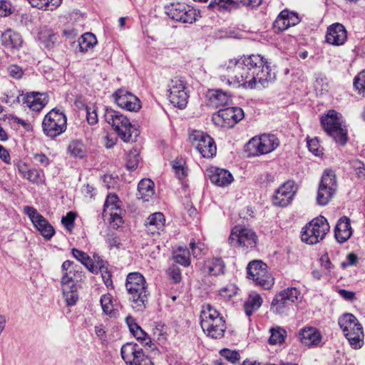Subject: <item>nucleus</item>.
Here are the masks:
<instances>
[{"mask_svg": "<svg viewBox=\"0 0 365 365\" xmlns=\"http://www.w3.org/2000/svg\"><path fill=\"white\" fill-rule=\"evenodd\" d=\"M223 69L227 74L220 76L221 81L235 88L261 89L268 87L275 79V73L261 55L252 54L230 59Z\"/></svg>", "mask_w": 365, "mask_h": 365, "instance_id": "f257e3e1", "label": "nucleus"}, {"mask_svg": "<svg viewBox=\"0 0 365 365\" xmlns=\"http://www.w3.org/2000/svg\"><path fill=\"white\" fill-rule=\"evenodd\" d=\"M125 288L133 308L137 312H143L148 302L149 292L146 280L139 272H130L127 275Z\"/></svg>", "mask_w": 365, "mask_h": 365, "instance_id": "f03ea898", "label": "nucleus"}, {"mask_svg": "<svg viewBox=\"0 0 365 365\" xmlns=\"http://www.w3.org/2000/svg\"><path fill=\"white\" fill-rule=\"evenodd\" d=\"M104 110L105 120L112 126L118 137L124 142L135 141L139 131L127 116L112 108H105Z\"/></svg>", "mask_w": 365, "mask_h": 365, "instance_id": "7ed1b4c3", "label": "nucleus"}, {"mask_svg": "<svg viewBox=\"0 0 365 365\" xmlns=\"http://www.w3.org/2000/svg\"><path fill=\"white\" fill-rule=\"evenodd\" d=\"M338 324L350 346L358 349L364 345V331L356 317L350 313L344 314L338 319Z\"/></svg>", "mask_w": 365, "mask_h": 365, "instance_id": "20e7f679", "label": "nucleus"}, {"mask_svg": "<svg viewBox=\"0 0 365 365\" xmlns=\"http://www.w3.org/2000/svg\"><path fill=\"white\" fill-rule=\"evenodd\" d=\"M321 123L327 135L337 144L341 146L346 145L348 140V131L346 126L342 125L336 111L329 110L325 116L321 118Z\"/></svg>", "mask_w": 365, "mask_h": 365, "instance_id": "39448f33", "label": "nucleus"}, {"mask_svg": "<svg viewBox=\"0 0 365 365\" xmlns=\"http://www.w3.org/2000/svg\"><path fill=\"white\" fill-rule=\"evenodd\" d=\"M43 133L51 138H54L63 133L67 128V118L58 108H53L43 118L42 122Z\"/></svg>", "mask_w": 365, "mask_h": 365, "instance_id": "423d86ee", "label": "nucleus"}, {"mask_svg": "<svg viewBox=\"0 0 365 365\" xmlns=\"http://www.w3.org/2000/svg\"><path fill=\"white\" fill-rule=\"evenodd\" d=\"M329 228L327 220L324 217H316L303 228L302 240L309 245L317 244L324 238Z\"/></svg>", "mask_w": 365, "mask_h": 365, "instance_id": "0eeeda50", "label": "nucleus"}, {"mask_svg": "<svg viewBox=\"0 0 365 365\" xmlns=\"http://www.w3.org/2000/svg\"><path fill=\"white\" fill-rule=\"evenodd\" d=\"M247 277L256 286L269 289L274 284V279L267 270V265L261 260L250 262L247 267Z\"/></svg>", "mask_w": 365, "mask_h": 365, "instance_id": "6e6552de", "label": "nucleus"}, {"mask_svg": "<svg viewBox=\"0 0 365 365\" xmlns=\"http://www.w3.org/2000/svg\"><path fill=\"white\" fill-rule=\"evenodd\" d=\"M337 181L335 172L330 169L324 171L318 187L317 202L324 206L327 205L336 194Z\"/></svg>", "mask_w": 365, "mask_h": 365, "instance_id": "1a4fd4ad", "label": "nucleus"}, {"mask_svg": "<svg viewBox=\"0 0 365 365\" xmlns=\"http://www.w3.org/2000/svg\"><path fill=\"white\" fill-rule=\"evenodd\" d=\"M168 98L170 102L180 109L187 106L189 94L187 83L183 78L175 76L172 78L168 84Z\"/></svg>", "mask_w": 365, "mask_h": 365, "instance_id": "9d476101", "label": "nucleus"}, {"mask_svg": "<svg viewBox=\"0 0 365 365\" xmlns=\"http://www.w3.org/2000/svg\"><path fill=\"white\" fill-rule=\"evenodd\" d=\"M189 139L202 157L210 159L216 155L215 142L208 134L200 130H194L190 135Z\"/></svg>", "mask_w": 365, "mask_h": 365, "instance_id": "9b49d317", "label": "nucleus"}, {"mask_svg": "<svg viewBox=\"0 0 365 365\" xmlns=\"http://www.w3.org/2000/svg\"><path fill=\"white\" fill-rule=\"evenodd\" d=\"M257 242V236L252 229L240 226H235L228 238V242L232 247L254 248Z\"/></svg>", "mask_w": 365, "mask_h": 365, "instance_id": "f8f14e48", "label": "nucleus"}, {"mask_svg": "<svg viewBox=\"0 0 365 365\" xmlns=\"http://www.w3.org/2000/svg\"><path fill=\"white\" fill-rule=\"evenodd\" d=\"M300 292L295 287H288L277 293L271 303L274 313L282 314L287 307L299 300Z\"/></svg>", "mask_w": 365, "mask_h": 365, "instance_id": "ddd939ff", "label": "nucleus"}, {"mask_svg": "<svg viewBox=\"0 0 365 365\" xmlns=\"http://www.w3.org/2000/svg\"><path fill=\"white\" fill-rule=\"evenodd\" d=\"M279 145V139L273 134H263L259 138H253L247 143L249 150H254V155L271 153Z\"/></svg>", "mask_w": 365, "mask_h": 365, "instance_id": "4468645a", "label": "nucleus"}, {"mask_svg": "<svg viewBox=\"0 0 365 365\" xmlns=\"http://www.w3.org/2000/svg\"><path fill=\"white\" fill-rule=\"evenodd\" d=\"M245 116L243 110L240 107H228L220 109L212 116V120L222 127H233Z\"/></svg>", "mask_w": 365, "mask_h": 365, "instance_id": "2eb2a0df", "label": "nucleus"}, {"mask_svg": "<svg viewBox=\"0 0 365 365\" xmlns=\"http://www.w3.org/2000/svg\"><path fill=\"white\" fill-rule=\"evenodd\" d=\"M24 212L45 240H49L55 234L53 227L33 207L25 206Z\"/></svg>", "mask_w": 365, "mask_h": 365, "instance_id": "dca6fc26", "label": "nucleus"}, {"mask_svg": "<svg viewBox=\"0 0 365 365\" xmlns=\"http://www.w3.org/2000/svg\"><path fill=\"white\" fill-rule=\"evenodd\" d=\"M168 16L177 21L184 24H192L197 19V11L183 4H173L166 11Z\"/></svg>", "mask_w": 365, "mask_h": 365, "instance_id": "f3484780", "label": "nucleus"}, {"mask_svg": "<svg viewBox=\"0 0 365 365\" xmlns=\"http://www.w3.org/2000/svg\"><path fill=\"white\" fill-rule=\"evenodd\" d=\"M113 96L119 107L128 111L136 112L141 108L140 100L125 89H118Z\"/></svg>", "mask_w": 365, "mask_h": 365, "instance_id": "a211bd4d", "label": "nucleus"}, {"mask_svg": "<svg viewBox=\"0 0 365 365\" xmlns=\"http://www.w3.org/2000/svg\"><path fill=\"white\" fill-rule=\"evenodd\" d=\"M294 181H287L282 185L275 192L272 197V202L274 205L279 207H285L288 205L295 194Z\"/></svg>", "mask_w": 365, "mask_h": 365, "instance_id": "6ab92c4d", "label": "nucleus"}, {"mask_svg": "<svg viewBox=\"0 0 365 365\" xmlns=\"http://www.w3.org/2000/svg\"><path fill=\"white\" fill-rule=\"evenodd\" d=\"M120 354L127 365H137L145 356L141 346L132 342L123 345Z\"/></svg>", "mask_w": 365, "mask_h": 365, "instance_id": "aec40b11", "label": "nucleus"}, {"mask_svg": "<svg viewBox=\"0 0 365 365\" xmlns=\"http://www.w3.org/2000/svg\"><path fill=\"white\" fill-rule=\"evenodd\" d=\"M300 21L298 14L288 9L282 10L273 24L275 31L281 32L291 26H296Z\"/></svg>", "mask_w": 365, "mask_h": 365, "instance_id": "412c9836", "label": "nucleus"}, {"mask_svg": "<svg viewBox=\"0 0 365 365\" xmlns=\"http://www.w3.org/2000/svg\"><path fill=\"white\" fill-rule=\"evenodd\" d=\"M21 102L30 110L39 112L48 103V96L44 93L31 92L21 96Z\"/></svg>", "mask_w": 365, "mask_h": 365, "instance_id": "4be33fe9", "label": "nucleus"}, {"mask_svg": "<svg viewBox=\"0 0 365 365\" xmlns=\"http://www.w3.org/2000/svg\"><path fill=\"white\" fill-rule=\"evenodd\" d=\"M347 40V31L341 24L335 23L327 29L326 41L333 46H341Z\"/></svg>", "mask_w": 365, "mask_h": 365, "instance_id": "5701e85b", "label": "nucleus"}, {"mask_svg": "<svg viewBox=\"0 0 365 365\" xmlns=\"http://www.w3.org/2000/svg\"><path fill=\"white\" fill-rule=\"evenodd\" d=\"M201 271L207 276H221L225 274L226 272V264L222 257H215L208 258L204 261Z\"/></svg>", "mask_w": 365, "mask_h": 365, "instance_id": "b1692460", "label": "nucleus"}, {"mask_svg": "<svg viewBox=\"0 0 365 365\" xmlns=\"http://www.w3.org/2000/svg\"><path fill=\"white\" fill-rule=\"evenodd\" d=\"M1 41L5 48L11 51H19L24 43L21 34L12 29H7L1 34Z\"/></svg>", "mask_w": 365, "mask_h": 365, "instance_id": "393cba45", "label": "nucleus"}, {"mask_svg": "<svg viewBox=\"0 0 365 365\" xmlns=\"http://www.w3.org/2000/svg\"><path fill=\"white\" fill-rule=\"evenodd\" d=\"M350 220L346 216L339 219L334 228V237L341 244L346 242L352 235Z\"/></svg>", "mask_w": 365, "mask_h": 365, "instance_id": "a878e982", "label": "nucleus"}, {"mask_svg": "<svg viewBox=\"0 0 365 365\" xmlns=\"http://www.w3.org/2000/svg\"><path fill=\"white\" fill-rule=\"evenodd\" d=\"M299 338L302 344L307 346H317L322 340L320 331L313 327H305L299 330Z\"/></svg>", "mask_w": 365, "mask_h": 365, "instance_id": "bb28decb", "label": "nucleus"}, {"mask_svg": "<svg viewBox=\"0 0 365 365\" xmlns=\"http://www.w3.org/2000/svg\"><path fill=\"white\" fill-rule=\"evenodd\" d=\"M165 225V218L162 212L150 215L145 222L147 231L152 235H159L164 230Z\"/></svg>", "mask_w": 365, "mask_h": 365, "instance_id": "cd10ccee", "label": "nucleus"}, {"mask_svg": "<svg viewBox=\"0 0 365 365\" xmlns=\"http://www.w3.org/2000/svg\"><path fill=\"white\" fill-rule=\"evenodd\" d=\"M210 179L212 183L220 187L227 186L234 180L232 175L228 170L217 168L210 170Z\"/></svg>", "mask_w": 365, "mask_h": 365, "instance_id": "c85d7f7f", "label": "nucleus"}, {"mask_svg": "<svg viewBox=\"0 0 365 365\" xmlns=\"http://www.w3.org/2000/svg\"><path fill=\"white\" fill-rule=\"evenodd\" d=\"M223 317L220 312L211 304H207L202 306L200 314V325L202 328H209L212 326L211 324L216 319H221Z\"/></svg>", "mask_w": 365, "mask_h": 365, "instance_id": "c756f323", "label": "nucleus"}, {"mask_svg": "<svg viewBox=\"0 0 365 365\" xmlns=\"http://www.w3.org/2000/svg\"><path fill=\"white\" fill-rule=\"evenodd\" d=\"M154 182L148 178L141 180L138 185V198L148 202L154 195Z\"/></svg>", "mask_w": 365, "mask_h": 365, "instance_id": "7c9ffc66", "label": "nucleus"}, {"mask_svg": "<svg viewBox=\"0 0 365 365\" xmlns=\"http://www.w3.org/2000/svg\"><path fill=\"white\" fill-rule=\"evenodd\" d=\"M212 324V326H210L211 327L202 328L203 331L207 336L212 339H217L223 337L227 329L224 317L221 319H216Z\"/></svg>", "mask_w": 365, "mask_h": 365, "instance_id": "2f4dec72", "label": "nucleus"}, {"mask_svg": "<svg viewBox=\"0 0 365 365\" xmlns=\"http://www.w3.org/2000/svg\"><path fill=\"white\" fill-rule=\"evenodd\" d=\"M263 299L261 295L255 292H251L244 303V310L247 316L250 317L262 306Z\"/></svg>", "mask_w": 365, "mask_h": 365, "instance_id": "473e14b6", "label": "nucleus"}, {"mask_svg": "<svg viewBox=\"0 0 365 365\" xmlns=\"http://www.w3.org/2000/svg\"><path fill=\"white\" fill-rule=\"evenodd\" d=\"M210 104L215 107L224 106L228 104L230 97L227 93L221 89H215L209 91L208 93Z\"/></svg>", "mask_w": 365, "mask_h": 365, "instance_id": "72a5a7b5", "label": "nucleus"}, {"mask_svg": "<svg viewBox=\"0 0 365 365\" xmlns=\"http://www.w3.org/2000/svg\"><path fill=\"white\" fill-rule=\"evenodd\" d=\"M100 303L103 312L110 317H116L118 314L117 304L114 303L113 297L110 293L101 297Z\"/></svg>", "mask_w": 365, "mask_h": 365, "instance_id": "f704fd0d", "label": "nucleus"}, {"mask_svg": "<svg viewBox=\"0 0 365 365\" xmlns=\"http://www.w3.org/2000/svg\"><path fill=\"white\" fill-rule=\"evenodd\" d=\"M31 6L38 9L53 11L62 3V0H27Z\"/></svg>", "mask_w": 365, "mask_h": 365, "instance_id": "c9c22d12", "label": "nucleus"}, {"mask_svg": "<svg viewBox=\"0 0 365 365\" xmlns=\"http://www.w3.org/2000/svg\"><path fill=\"white\" fill-rule=\"evenodd\" d=\"M97 43V39L92 33H86L83 34L78 40L80 51L86 52L90 48H93Z\"/></svg>", "mask_w": 365, "mask_h": 365, "instance_id": "e433bc0d", "label": "nucleus"}, {"mask_svg": "<svg viewBox=\"0 0 365 365\" xmlns=\"http://www.w3.org/2000/svg\"><path fill=\"white\" fill-rule=\"evenodd\" d=\"M71 253L73 257H75L78 261L81 262V263L83 264L90 272H94L95 267L93 259L86 252L78 249L73 248Z\"/></svg>", "mask_w": 365, "mask_h": 365, "instance_id": "4c0bfd02", "label": "nucleus"}, {"mask_svg": "<svg viewBox=\"0 0 365 365\" xmlns=\"http://www.w3.org/2000/svg\"><path fill=\"white\" fill-rule=\"evenodd\" d=\"M190 255L188 249L179 247L173 253V259L177 264L188 267L190 264Z\"/></svg>", "mask_w": 365, "mask_h": 365, "instance_id": "58836bf2", "label": "nucleus"}, {"mask_svg": "<svg viewBox=\"0 0 365 365\" xmlns=\"http://www.w3.org/2000/svg\"><path fill=\"white\" fill-rule=\"evenodd\" d=\"M271 336L269 339V343L272 345L282 344L284 342L287 337V331L279 327L270 329Z\"/></svg>", "mask_w": 365, "mask_h": 365, "instance_id": "ea45409f", "label": "nucleus"}, {"mask_svg": "<svg viewBox=\"0 0 365 365\" xmlns=\"http://www.w3.org/2000/svg\"><path fill=\"white\" fill-rule=\"evenodd\" d=\"M118 197L115 194H109L104 203L103 216H106L107 212L110 211H119Z\"/></svg>", "mask_w": 365, "mask_h": 365, "instance_id": "a19ab883", "label": "nucleus"}, {"mask_svg": "<svg viewBox=\"0 0 365 365\" xmlns=\"http://www.w3.org/2000/svg\"><path fill=\"white\" fill-rule=\"evenodd\" d=\"M217 6L220 11H232L238 8V4L233 0H212L209 6Z\"/></svg>", "mask_w": 365, "mask_h": 365, "instance_id": "79ce46f5", "label": "nucleus"}, {"mask_svg": "<svg viewBox=\"0 0 365 365\" xmlns=\"http://www.w3.org/2000/svg\"><path fill=\"white\" fill-rule=\"evenodd\" d=\"M62 291L67 305L73 306L76 304L78 299L76 285L73 287H66Z\"/></svg>", "mask_w": 365, "mask_h": 365, "instance_id": "37998d69", "label": "nucleus"}, {"mask_svg": "<svg viewBox=\"0 0 365 365\" xmlns=\"http://www.w3.org/2000/svg\"><path fill=\"white\" fill-rule=\"evenodd\" d=\"M140 161L139 153L136 149H133L129 151L126 158L125 166L128 170H135Z\"/></svg>", "mask_w": 365, "mask_h": 365, "instance_id": "c03bdc74", "label": "nucleus"}, {"mask_svg": "<svg viewBox=\"0 0 365 365\" xmlns=\"http://www.w3.org/2000/svg\"><path fill=\"white\" fill-rule=\"evenodd\" d=\"M68 150L75 158H83L85 155L83 144L78 140H73L68 146Z\"/></svg>", "mask_w": 365, "mask_h": 365, "instance_id": "a18cd8bd", "label": "nucleus"}, {"mask_svg": "<svg viewBox=\"0 0 365 365\" xmlns=\"http://www.w3.org/2000/svg\"><path fill=\"white\" fill-rule=\"evenodd\" d=\"M25 179L32 183L40 184L44 181V173L40 169L31 168Z\"/></svg>", "mask_w": 365, "mask_h": 365, "instance_id": "49530a36", "label": "nucleus"}, {"mask_svg": "<svg viewBox=\"0 0 365 365\" xmlns=\"http://www.w3.org/2000/svg\"><path fill=\"white\" fill-rule=\"evenodd\" d=\"M171 163L176 177L180 180L183 179L187 175L184 166L185 164L184 160L182 158H176Z\"/></svg>", "mask_w": 365, "mask_h": 365, "instance_id": "de8ad7c7", "label": "nucleus"}, {"mask_svg": "<svg viewBox=\"0 0 365 365\" xmlns=\"http://www.w3.org/2000/svg\"><path fill=\"white\" fill-rule=\"evenodd\" d=\"M38 39L43 46L47 49H51L54 46L56 37L54 34L51 32H41Z\"/></svg>", "mask_w": 365, "mask_h": 365, "instance_id": "09e8293b", "label": "nucleus"}, {"mask_svg": "<svg viewBox=\"0 0 365 365\" xmlns=\"http://www.w3.org/2000/svg\"><path fill=\"white\" fill-rule=\"evenodd\" d=\"M237 290L235 284L230 283L219 290V295L225 299H230L237 294Z\"/></svg>", "mask_w": 365, "mask_h": 365, "instance_id": "8fccbe9b", "label": "nucleus"}, {"mask_svg": "<svg viewBox=\"0 0 365 365\" xmlns=\"http://www.w3.org/2000/svg\"><path fill=\"white\" fill-rule=\"evenodd\" d=\"M355 176L360 180H365V165L359 160H354L351 163Z\"/></svg>", "mask_w": 365, "mask_h": 365, "instance_id": "3c124183", "label": "nucleus"}, {"mask_svg": "<svg viewBox=\"0 0 365 365\" xmlns=\"http://www.w3.org/2000/svg\"><path fill=\"white\" fill-rule=\"evenodd\" d=\"M153 335L156 337L159 341H163L166 339L167 336V327L161 323L156 322L155 327L153 329Z\"/></svg>", "mask_w": 365, "mask_h": 365, "instance_id": "603ef678", "label": "nucleus"}, {"mask_svg": "<svg viewBox=\"0 0 365 365\" xmlns=\"http://www.w3.org/2000/svg\"><path fill=\"white\" fill-rule=\"evenodd\" d=\"M354 87L359 94L365 96V71L360 72L354 78Z\"/></svg>", "mask_w": 365, "mask_h": 365, "instance_id": "864d4df0", "label": "nucleus"}, {"mask_svg": "<svg viewBox=\"0 0 365 365\" xmlns=\"http://www.w3.org/2000/svg\"><path fill=\"white\" fill-rule=\"evenodd\" d=\"M220 354L225 359L232 364L237 362L240 359L238 351L230 350L229 349H223L220 350Z\"/></svg>", "mask_w": 365, "mask_h": 365, "instance_id": "5fc2aeb1", "label": "nucleus"}, {"mask_svg": "<svg viewBox=\"0 0 365 365\" xmlns=\"http://www.w3.org/2000/svg\"><path fill=\"white\" fill-rule=\"evenodd\" d=\"M315 89L321 94L326 93L329 91V83L326 77H319L317 78L314 83Z\"/></svg>", "mask_w": 365, "mask_h": 365, "instance_id": "6e6d98bb", "label": "nucleus"}, {"mask_svg": "<svg viewBox=\"0 0 365 365\" xmlns=\"http://www.w3.org/2000/svg\"><path fill=\"white\" fill-rule=\"evenodd\" d=\"M106 242L110 250L113 248L119 249L121 245L120 237L114 233L108 234Z\"/></svg>", "mask_w": 365, "mask_h": 365, "instance_id": "4d7b16f0", "label": "nucleus"}, {"mask_svg": "<svg viewBox=\"0 0 365 365\" xmlns=\"http://www.w3.org/2000/svg\"><path fill=\"white\" fill-rule=\"evenodd\" d=\"M167 273L174 283L176 284L181 281V271L176 265L170 266L168 269Z\"/></svg>", "mask_w": 365, "mask_h": 365, "instance_id": "13d9d810", "label": "nucleus"}, {"mask_svg": "<svg viewBox=\"0 0 365 365\" xmlns=\"http://www.w3.org/2000/svg\"><path fill=\"white\" fill-rule=\"evenodd\" d=\"M107 215H110V225L113 228H118L123 224V219L120 216V213L117 211H110L107 212Z\"/></svg>", "mask_w": 365, "mask_h": 365, "instance_id": "bf43d9fd", "label": "nucleus"}, {"mask_svg": "<svg viewBox=\"0 0 365 365\" xmlns=\"http://www.w3.org/2000/svg\"><path fill=\"white\" fill-rule=\"evenodd\" d=\"M204 245L200 241L195 242V240H192L190 242V248L191 253L195 257H200L202 254Z\"/></svg>", "mask_w": 365, "mask_h": 365, "instance_id": "052dcab7", "label": "nucleus"}, {"mask_svg": "<svg viewBox=\"0 0 365 365\" xmlns=\"http://www.w3.org/2000/svg\"><path fill=\"white\" fill-rule=\"evenodd\" d=\"M76 216L73 212H68L66 216L61 218V223L68 230H71L73 227Z\"/></svg>", "mask_w": 365, "mask_h": 365, "instance_id": "680f3d73", "label": "nucleus"}, {"mask_svg": "<svg viewBox=\"0 0 365 365\" xmlns=\"http://www.w3.org/2000/svg\"><path fill=\"white\" fill-rule=\"evenodd\" d=\"M307 148L314 155L319 156L322 154L319 143L317 138L307 140Z\"/></svg>", "mask_w": 365, "mask_h": 365, "instance_id": "e2e57ef3", "label": "nucleus"}, {"mask_svg": "<svg viewBox=\"0 0 365 365\" xmlns=\"http://www.w3.org/2000/svg\"><path fill=\"white\" fill-rule=\"evenodd\" d=\"M319 261H320L322 267L327 271V274H331V273L332 272V271L334 268V266L331 262V261L328 257V255L327 254L323 255L320 257Z\"/></svg>", "mask_w": 365, "mask_h": 365, "instance_id": "0e129e2a", "label": "nucleus"}, {"mask_svg": "<svg viewBox=\"0 0 365 365\" xmlns=\"http://www.w3.org/2000/svg\"><path fill=\"white\" fill-rule=\"evenodd\" d=\"M86 118L90 125H95L98 123V115L96 110L93 107H86Z\"/></svg>", "mask_w": 365, "mask_h": 365, "instance_id": "69168bd1", "label": "nucleus"}, {"mask_svg": "<svg viewBox=\"0 0 365 365\" xmlns=\"http://www.w3.org/2000/svg\"><path fill=\"white\" fill-rule=\"evenodd\" d=\"M12 13L11 4L6 0H0V15L7 16Z\"/></svg>", "mask_w": 365, "mask_h": 365, "instance_id": "338daca9", "label": "nucleus"}, {"mask_svg": "<svg viewBox=\"0 0 365 365\" xmlns=\"http://www.w3.org/2000/svg\"><path fill=\"white\" fill-rule=\"evenodd\" d=\"M138 340H140L145 343V345L150 346L151 340L150 338L147 337V334L142 329V328H139L135 330L134 333L132 334Z\"/></svg>", "mask_w": 365, "mask_h": 365, "instance_id": "774afa93", "label": "nucleus"}]
</instances>
